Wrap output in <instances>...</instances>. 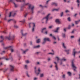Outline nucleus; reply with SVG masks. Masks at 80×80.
Returning <instances> with one entry per match:
<instances>
[{
	"label": "nucleus",
	"instance_id": "nucleus-1",
	"mask_svg": "<svg viewBox=\"0 0 80 80\" xmlns=\"http://www.w3.org/2000/svg\"><path fill=\"white\" fill-rule=\"evenodd\" d=\"M27 5L29 6V9H31L32 13H33V12H34L33 11V9H34V6L31 5L30 4L25 3L23 4V7H24V6H26V5Z\"/></svg>",
	"mask_w": 80,
	"mask_h": 80
},
{
	"label": "nucleus",
	"instance_id": "nucleus-2",
	"mask_svg": "<svg viewBox=\"0 0 80 80\" xmlns=\"http://www.w3.org/2000/svg\"><path fill=\"white\" fill-rule=\"evenodd\" d=\"M29 26L30 27H32V32H34V30H35V25L34 23H29Z\"/></svg>",
	"mask_w": 80,
	"mask_h": 80
},
{
	"label": "nucleus",
	"instance_id": "nucleus-3",
	"mask_svg": "<svg viewBox=\"0 0 80 80\" xmlns=\"http://www.w3.org/2000/svg\"><path fill=\"white\" fill-rule=\"evenodd\" d=\"M50 14H48L47 16L42 19V20H46V23H47L48 20V17L50 16Z\"/></svg>",
	"mask_w": 80,
	"mask_h": 80
},
{
	"label": "nucleus",
	"instance_id": "nucleus-4",
	"mask_svg": "<svg viewBox=\"0 0 80 80\" xmlns=\"http://www.w3.org/2000/svg\"><path fill=\"white\" fill-rule=\"evenodd\" d=\"M72 67L74 71V72H77V67L75 65V64H74L73 61H72Z\"/></svg>",
	"mask_w": 80,
	"mask_h": 80
},
{
	"label": "nucleus",
	"instance_id": "nucleus-5",
	"mask_svg": "<svg viewBox=\"0 0 80 80\" xmlns=\"http://www.w3.org/2000/svg\"><path fill=\"white\" fill-rule=\"evenodd\" d=\"M35 72L36 73V75H38L40 73V68H38V70H36V69H37V67H35Z\"/></svg>",
	"mask_w": 80,
	"mask_h": 80
},
{
	"label": "nucleus",
	"instance_id": "nucleus-6",
	"mask_svg": "<svg viewBox=\"0 0 80 80\" xmlns=\"http://www.w3.org/2000/svg\"><path fill=\"white\" fill-rule=\"evenodd\" d=\"M44 41L42 42V44H44L45 43H46V41H48V42H50V39L49 38H45L44 39Z\"/></svg>",
	"mask_w": 80,
	"mask_h": 80
},
{
	"label": "nucleus",
	"instance_id": "nucleus-7",
	"mask_svg": "<svg viewBox=\"0 0 80 80\" xmlns=\"http://www.w3.org/2000/svg\"><path fill=\"white\" fill-rule=\"evenodd\" d=\"M6 49H7L8 50H11V52H13V49H12L13 46H10L9 47L5 48Z\"/></svg>",
	"mask_w": 80,
	"mask_h": 80
},
{
	"label": "nucleus",
	"instance_id": "nucleus-8",
	"mask_svg": "<svg viewBox=\"0 0 80 80\" xmlns=\"http://www.w3.org/2000/svg\"><path fill=\"white\" fill-rule=\"evenodd\" d=\"M78 52L75 51V49H73L72 52V55H73L74 57H75V54L77 53Z\"/></svg>",
	"mask_w": 80,
	"mask_h": 80
},
{
	"label": "nucleus",
	"instance_id": "nucleus-9",
	"mask_svg": "<svg viewBox=\"0 0 80 80\" xmlns=\"http://www.w3.org/2000/svg\"><path fill=\"white\" fill-rule=\"evenodd\" d=\"M54 63L56 65H55L56 70H58V65H57V63L55 62H54Z\"/></svg>",
	"mask_w": 80,
	"mask_h": 80
},
{
	"label": "nucleus",
	"instance_id": "nucleus-10",
	"mask_svg": "<svg viewBox=\"0 0 80 80\" xmlns=\"http://www.w3.org/2000/svg\"><path fill=\"white\" fill-rule=\"evenodd\" d=\"M10 68L11 71H13L14 70L13 69H14V67H13V66L12 65H10Z\"/></svg>",
	"mask_w": 80,
	"mask_h": 80
},
{
	"label": "nucleus",
	"instance_id": "nucleus-11",
	"mask_svg": "<svg viewBox=\"0 0 80 80\" xmlns=\"http://www.w3.org/2000/svg\"><path fill=\"white\" fill-rule=\"evenodd\" d=\"M55 22L56 23H58V24L60 23V20L58 19H57L56 20Z\"/></svg>",
	"mask_w": 80,
	"mask_h": 80
},
{
	"label": "nucleus",
	"instance_id": "nucleus-12",
	"mask_svg": "<svg viewBox=\"0 0 80 80\" xmlns=\"http://www.w3.org/2000/svg\"><path fill=\"white\" fill-rule=\"evenodd\" d=\"M64 51L66 52L68 54H69V52H70V50H67V49H65L64 50Z\"/></svg>",
	"mask_w": 80,
	"mask_h": 80
},
{
	"label": "nucleus",
	"instance_id": "nucleus-13",
	"mask_svg": "<svg viewBox=\"0 0 80 80\" xmlns=\"http://www.w3.org/2000/svg\"><path fill=\"white\" fill-rule=\"evenodd\" d=\"M52 5H55V6H57L58 4L55 2H53L52 3Z\"/></svg>",
	"mask_w": 80,
	"mask_h": 80
},
{
	"label": "nucleus",
	"instance_id": "nucleus-14",
	"mask_svg": "<svg viewBox=\"0 0 80 80\" xmlns=\"http://www.w3.org/2000/svg\"><path fill=\"white\" fill-rule=\"evenodd\" d=\"M39 6L40 7H41V8H47V7H48V6H43L42 5H39Z\"/></svg>",
	"mask_w": 80,
	"mask_h": 80
},
{
	"label": "nucleus",
	"instance_id": "nucleus-15",
	"mask_svg": "<svg viewBox=\"0 0 80 80\" xmlns=\"http://www.w3.org/2000/svg\"><path fill=\"white\" fill-rule=\"evenodd\" d=\"M50 36L51 37H52V38H53V39H54V40H56V38H55V36H52V34H50Z\"/></svg>",
	"mask_w": 80,
	"mask_h": 80
},
{
	"label": "nucleus",
	"instance_id": "nucleus-16",
	"mask_svg": "<svg viewBox=\"0 0 80 80\" xmlns=\"http://www.w3.org/2000/svg\"><path fill=\"white\" fill-rule=\"evenodd\" d=\"M6 39H8L9 40H11V38L10 36L6 37Z\"/></svg>",
	"mask_w": 80,
	"mask_h": 80
},
{
	"label": "nucleus",
	"instance_id": "nucleus-17",
	"mask_svg": "<svg viewBox=\"0 0 80 80\" xmlns=\"http://www.w3.org/2000/svg\"><path fill=\"white\" fill-rule=\"evenodd\" d=\"M16 2H25V0H16Z\"/></svg>",
	"mask_w": 80,
	"mask_h": 80
},
{
	"label": "nucleus",
	"instance_id": "nucleus-18",
	"mask_svg": "<svg viewBox=\"0 0 80 80\" xmlns=\"http://www.w3.org/2000/svg\"><path fill=\"white\" fill-rule=\"evenodd\" d=\"M45 30H46V28H44L42 29L41 32L42 33H44V32H45Z\"/></svg>",
	"mask_w": 80,
	"mask_h": 80
},
{
	"label": "nucleus",
	"instance_id": "nucleus-19",
	"mask_svg": "<svg viewBox=\"0 0 80 80\" xmlns=\"http://www.w3.org/2000/svg\"><path fill=\"white\" fill-rule=\"evenodd\" d=\"M55 59H57L58 62V61L60 60V58L58 57H57L55 58Z\"/></svg>",
	"mask_w": 80,
	"mask_h": 80
},
{
	"label": "nucleus",
	"instance_id": "nucleus-20",
	"mask_svg": "<svg viewBox=\"0 0 80 80\" xmlns=\"http://www.w3.org/2000/svg\"><path fill=\"white\" fill-rule=\"evenodd\" d=\"M59 29H60V28H56V30L54 31L55 32H58V30H59Z\"/></svg>",
	"mask_w": 80,
	"mask_h": 80
},
{
	"label": "nucleus",
	"instance_id": "nucleus-21",
	"mask_svg": "<svg viewBox=\"0 0 80 80\" xmlns=\"http://www.w3.org/2000/svg\"><path fill=\"white\" fill-rule=\"evenodd\" d=\"M62 45L63 48H65V49H66V48H66V47L65 45V44H64V43H62Z\"/></svg>",
	"mask_w": 80,
	"mask_h": 80
},
{
	"label": "nucleus",
	"instance_id": "nucleus-22",
	"mask_svg": "<svg viewBox=\"0 0 80 80\" xmlns=\"http://www.w3.org/2000/svg\"><path fill=\"white\" fill-rule=\"evenodd\" d=\"M59 10V8L58 9H54L52 10V11H58Z\"/></svg>",
	"mask_w": 80,
	"mask_h": 80
},
{
	"label": "nucleus",
	"instance_id": "nucleus-23",
	"mask_svg": "<svg viewBox=\"0 0 80 80\" xmlns=\"http://www.w3.org/2000/svg\"><path fill=\"white\" fill-rule=\"evenodd\" d=\"M40 39H39L36 40V42H37L38 43H40Z\"/></svg>",
	"mask_w": 80,
	"mask_h": 80
},
{
	"label": "nucleus",
	"instance_id": "nucleus-24",
	"mask_svg": "<svg viewBox=\"0 0 80 80\" xmlns=\"http://www.w3.org/2000/svg\"><path fill=\"white\" fill-rule=\"evenodd\" d=\"M80 22V20H79L78 21H75V23L76 24H78V23H79V22Z\"/></svg>",
	"mask_w": 80,
	"mask_h": 80
},
{
	"label": "nucleus",
	"instance_id": "nucleus-25",
	"mask_svg": "<svg viewBox=\"0 0 80 80\" xmlns=\"http://www.w3.org/2000/svg\"><path fill=\"white\" fill-rule=\"evenodd\" d=\"M13 13H14L12 12H10L9 14V17H11V15H12V14H13Z\"/></svg>",
	"mask_w": 80,
	"mask_h": 80
},
{
	"label": "nucleus",
	"instance_id": "nucleus-26",
	"mask_svg": "<svg viewBox=\"0 0 80 80\" xmlns=\"http://www.w3.org/2000/svg\"><path fill=\"white\" fill-rule=\"evenodd\" d=\"M68 74L69 76H71V75H72V73L70 72H68Z\"/></svg>",
	"mask_w": 80,
	"mask_h": 80
},
{
	"label": "nucleus",
	"instance_id": "nucleus-27",
	"mask_svg": "<svg viewBox=\"0 0 80 80\" xmlns=\"http://www.w3.org/2000/svg\"><path fill=\"white\" fill-rule=\"evenodd\" d=\"M66 59H65V58H63L61 60V62H63V61H66Z\"/></svg>",
	"mask_w": 80,
	"mask_h": 80
},
{
	"label": "nucleus",
	"instance_id": "nucleus-28",
	"mask_svg": "<svg viewBox=\"0 0 80 80\" xmlns=\"http://www.w3.org/2000/svg\"><path fill=\"white\" fill-rule=\"evenodd\" d=\"M43 76H44V74H43L42 73L40 74V77H43Z\"/></svg>",
	"mask_w": 80,
	"mask_h": 80
},
{
	"label": "nucleus",
	"instance_id": "nucleus-29",
	"mask_svg": "<svg viewBox=\"0 0 80 80\" xmlns=\"http://www.w3.org/2000/svg\"><path fill=\"white\" fill-rule=\"evenodd\" d=\"M53 52V53H48V54H51V55H54V51H53V50H52V51Z\"/></svg>",
	"mask_w": 80,
	"mask_h": 80
},
{
	"label": "nucleus",
	"instance_id": "nucleus-30",
	"mask_svg": "<svg viewBox=\"0 0 80 80\" xmlns=\"http://www.w3.org/2000/svg\"><path fill=\"white\" fill-rule=\"evenodd\" d=\"M39 47H40V45H38L36 47H34V48H39Z\"/></svg>",
	"mask_w": 80,
	"mask_h": 80
},
{
	"label": "nucleus",
	"instance_id": "nucleus-31",
	"mask_svg": "<svg viewBox=\"0 0 80 80\" xmlns=\"http://www.w3.org/2000/svg\"><path fill=\"white\" fill-rule=\"evenodd\" d=\"M13 3L14 5V6L15 7H18V5H17L15 4V3L13 2Z\"/></svg>",
	"mask_w": 80,
	"mask_h": 80
},
{
	"label": "nucleus",
	"instance_id": "nucleus-32",
	"mask_svg": "<svg viewBox=\"0 0 80 80\" xmlns=\"http://www.w3.org/2000/svg\"><path fill=\"white\" fill-rule=\"evenodd\" d=\"M62 37H63V38H64L65 36V34L64 33H62Z\"/></svg>",
	"mask_w": 80,
	"mask_h": 80
},
{
	"label": "nucleus",
	"instance_id": "nucleus-33",
	"mask_svg": "<svg viewBox=\"0 0 80 80\" xmlns=\"http://www.w3.org/2000/svg\"><path fill=\"white\" fill-rule=\"evenodd\" d=\"M27 15H28V13H26L24 15V17H27Z\"/></svg>",
	"mask_w": 80,
	"mask_h": 80
},
{
	"label": "nucleus",
	"instance_id": "nucleus-34",
	"mask_svg": "<svg viewBox=\"0 0 80 80\" xmlns=\"http://www.w3.org/2000/svg\"><path fill=\"white\" fill-rule=\"evenodd\" d=\"M53 26H51L49 27V28H53Z\"/></svg>",
	"mask_w": 80,
	"mask_h": 80
},
{
	"label": "nucleus",
	"instance_id": "nucleus-35",
	"mask_svg": "<svg viewBox=\"0 0 80 80\" xmlns=\"http://www.w3.org/2000/svg\"><path fill=\"white\" fill-rule=\"evenodd\" d=\"M77 3H80V0H77Z\"/></svg>",
	"mask_w": 80,
	"mask_h": 80
},
{
	"label": "nucleus",
	"instance_id": "nucleus-36",
	"mask_svg": "<svg viewBox=\"0 0 80 80\" xmlns=\"http://www.w3.org/2000/svg\"><path fill=\"white\" fill-rule=\"evenodd\" d=\"M21 22H22V23H24L25 22V20H23V21H21Z\"/></svg>",
	"mask_w": 80,
	"mask_h": 80
},
{
	"label": "nucleus",
	"instance_id": "nucleus-37",
	"mask_svg": "<svg viewBox=\"0 0 80 80\" xmlns=\"http://www.w3.org/2000/svg\"><path fill=\"white\" fill-rule=\"evenodd\" d=\"M63 12H62V13L61 14V16L62 17L63 16Z\"/></svg>",
	"mask_w": 80,
	"mask_h": 80
},
{
	"label": "nucleus",
	"instance_id": "nucleus-38",
	"mask_svg": "<svg viewBox=\"0 0 80 80\" xmlns=\"http://www.w3.org/2000/svg\"><path fill=\"white\" fill-rule=\"evenodd\" d=\"M26 62L27 63H29V61L28 60L26 61Z\"/></svg>",
	"mask_w": 80,
	"mask_h": 80
},
{
	"label": "nucleus",
	"instance_id": "nucleus-39",
	"mask_svg": "<svg viewBox=\"0 0 80 80\" xmlns=\"http://www.w3.org/2000/svg\"><path fill=\"white\" fill-rule=\"evenodd\" d=\"M12 20V19H10L8 21V22H10Z\"/></svg>",
	"mask_w": 80,
	"mask_h": 80
},
{
	"label": "nucleus",
	"instance_id": "nucleus-40",
	"mask_svg": "<svg viewBox=\"0 0 80 80\" xmlns=\"http://www.w3.org/2000/svg\"><path fill=\"white\" fill-rule=\"evenodd\" d=\"M68 21H71V19H70V18H68Z\"/></svg>",
	"mask_w": 80,
	"mask_h": 80
},
{
	"label": "nucleus",
	"instance_id": "nucleus-41",
	"mask_svg": "<svg viewBox=\"0 0 80 80\" xmlns=\"http://www.w3.org/2000/svg\"><path fill=\"white\" fill-rule=\"evenodd\" d=\"M1 38L2 39V40H3L4 39H3V37L2 36H1Z\"/></svg>",
	"mask_w": 80,
	"mask_h": 80
},
{
	"label": "nucleus",
	"instance_id": "nucleus-42",
	"mask_svg": "<svg viewBox=\"0 0 80 80\" xmlns=\"http://www.w3.org/2000/svg\"><path fill=\"white\" fill-rule=\"evenodd\" d=\"M22 35L23 36H25V35H27V33H25V34H23V33H22Z\"/></svg>",
	"mask_w": 80,
	"mask_h": 80
},
{
	"label": "nucleus",
	"instance_id": "nucleus-43",
	"mask_svg": "<svg viewBox=\"0 0 80 80\" xmlns=\"http://www.w3.org/2000/svg\"><path fill=\"white\" fill-rule=\"evenodd\" d=\"M71 38H74V36H71Z\"/></svg>",
	"mask_w": 80,
	"mask_h": 80
},
{
	"label": "nucleus",
	"instance_id": "nucleus-44",
	"mask_svg": "<svg viewBox=\"0 0 80 80\" xmlns=\"http://www.w3.org/2000/svg\"><path fill=\"white\" fill-rule=\"evenodd\" d=\"M49 0H48L46 2V4H48V2H49Z\"/></svg>",
	"mask_w": 80,
	"mask_h": 80
},
{
	"label": "nucleus",
	"instance_id": "nucleus-45",
	"mask_svg": "<svg viewBox=\"0 0 80 80\" xmlns=\"http://www.w3.org/2000/svg\"><path fill=\"white\" fill-rule=\"evenodd\" d=\"M65 12H66V13H67V12H69V11L68 10H66L65 11Z\"/></svg>",
	"mask_w": 80,
	"mask_h": 80
},
{
	"label": "nucleus",
	"instance_id": "nucleus-46",
	"mask_svg": "<svg viewBox=\"0 0 80 80\" xmlns=\"http://www.w3.org/2000/svg\"><path fill=\"white\" fill-rule=\"evenodd\" d=\"M34 80H37V78H34Z\"/></svg>",
	"mask_w": 80,
	"mask_h": 80
},
{
	"label": "nucleus",
	"instance_id": "nucleus-47",
	"mask_svg": "<svg viewBox=\"0 0 80 80\" xmlns=\"http://www.w3.org/2000/svg\"><path fill=\"white\" fill-rule=\"evenodd\" d=\"M2 33H6V32H5V31H2Z\"/></svg>",
	"mask_w": 80,
	"mask_h": 80
},
{
	"label": "nucleus",
	"instance_id": "nucleus-48",
	"mask_svg": "<svg viewBox=\"0 0 80 80\" xmlns=\"http://www.w3.org/2000/svg\"><path fill=\"white\" fill-rule=\"evenodd\" d=\"M15 15H16V13H14V14L12 15L13 17H14Z\"/></svg>",
	"mask_w": 80,
	"mask_h": 80
},
{
	"label": "nucleus",
	"instance_id": "nucleus-49",
	"mask_svg": "<svg viewBox=\"0 0 80 80\" xmlns=\"http://www.w3.org/2000/svg\"><path fill=\"white\" fill-rule=\"evenodd\" d=\"M65 75H63L62 76V77L63 78H65Z\"/></svg>",
	"mask_w": 80,
	"mask_h": 80
},
{
	"label": "nucleus",
	"instance_id": "nucleus-50",
	"mask_svg": "<svg viewBox=\"0 0 80 80\" xmlns=\"http://www.w3.org/2000/svg\"><path fill=\"white\" fill-rule=\"evenodd\" d=\"M37 65H40V62H37Z\"/></svg>",
	"mask_w": 80,
	"mask_h": 80
},
{
	"label": "nucleus",
	"instance_id": "nucleus-51",
	"mask_svg": "<svg viewBox=\"0 0 80 80\" xmlns=\"http://www.w3.org/2000/svg\"><path fill=\"white\" fill-rule=\"evenodd\" d=\"M2 65V62H1L0 64V66H1V65Z\"/></svg>",
	"mask_w": 80,
	"mask_h": 80
},
{
	"label": "nucleus",
	"instance_id": "nucleus-52",
	"mask_svg": "<svg viewBox=\"0 0 80 80\" xmlns=\"http://www.w3.org/2000/svg\"><path fill=\"white\" fill-rule=\"evenodd\" d=\"M25 68H27V65H25Z\"/></svg>",
	"mask_w": 80,
	"mask_h": 80
},
{
	"label": "nucleus",
	"instance_id": "nucleus-53",
	"mask_svg": "<svg viewBox=\"0 0 80 80\" xmlns=\"http://www.w3.org/2000/svg\"><path fill=\"white\" fill-rule=\"evenodd\" d=\"M76 15H77V14H75V15H74V17H76Z\"/></svg>",
	"mask_w": 80,
	"mask_h": 80
},
{
	"label": "nucleus",
	"instance_id": "nucleus-54",
	"mask_svg": "<svg viewBox=\"0 0 80 80\" xmlns=\"http://www.w3.org/2000/svg\"><path fill=\"white\" fill-rule=\"evenodd\" d=\"M5 60H9V59L5 58Z\"/></svg>",
	"mask_w": 80,
	"mask_h": 80
},
{
	"label": "nucleus",
	"instance_id": "nucleus-55",
	"mask_svg": "<svg viewBox=\"0 0 80 80\" xmlns=\"http://www.w3.org/2000/svg\"><path fill=\"white\" fill-rule=\"evenodd\" d=\"M64 2H67V0H63Z\"/></svg>",
	"mask_w": 80,
	"mask_h": 80
},
{
	"label": "nucleus",
	"instance_id": "nucleus-56",
	"mask_svg": "<svg viewBox=\"0 0 80 80\" xmlns=\"http://www.w3.org/2000/svg\"><path fill=\"white\" fill-rule=\"evenodd\" d=\"M27 52V51H23V53H25V52Z\"/></svg>",
	"mask_w": 80,
	"mask_h": 80
},
{
	"label": "nucleus",
	"instance_id": "nucleus-57",
	"mask_svg": "<svg viewBox=\"0 0 80 80\" xmlns=\"http://www.w3.org/2000/svg\"><path fill=\"white\" fill-rule=\"evenodd\" d=\"M30 44L32 45V42H30Z\"/></svg>",
	"mask_w": 80,
	"mask_h": 80
},
{
	"label": "nucleus",
	"instance_id": "nucleus-58",
	"mask_svg": "<svg viewBox=\"0 0 80 80\" xmlns=\"http://www.w3.org/2000/svg\"><path fill=\"white\" fill-rule=\"evenodd\" d=\"M78 7H79V6L80 5V3H78Z\"/></svg>",
	"mask_w": 80,
	"mask_h": 80
},
{
	"label": "nucleus",
	"instance_id": "nucleus-59",
	"mask_svg": "<svg viewBox=\"0 0 80 80\" xmlns=\"http://www.w3.org/2000/svg\"><path fill=\"white\" fill-rule=\"evenodd\" d=\"M64 32H66V29L65 28L64 29Z\"/></svg>",
	"mask_w": 80,
	"mask_h": 80
},
{
	"label": "nucleus",
	"instance_id": "nucleus-60",
	"mask_svg": "<svg viewBox=\"0 0 80 80\" xmlns=\"http://www.w3.org/2000/svg\"><path fill=\"white\" fill-rule=\"evenodd\" d=\"M48 61H50V58H49L48 59Z\"/></svg>",
	"mask_w": 80,
	"mask_h": 80
},
{
	"label": "nucleus",
	"instance_id": "nucleus-61",
	"mask_svg": "<svg viewBox=\"0 0 80 80\" xmlns=\"http://www.w3.org/2000/svg\"><path fill=\"white\" fill-rule=\"evenodd\" d=\"M70 26L68 27V29H70Z\"/></svg>",
	"mask_w": 80,
	"mask_h": 80
},
{
	"label": "nucleus",
	"instance_id": "nucleus-62",
	"mask_svg": "<svg viewBox=\"0 0 80 80\" xmlns=\"http://www.w3.org/2000/svg\"><path fill=\"white\" fill-rule=\"evenodd\" d=\"M57 43V42H53L54 44H55V43Z\"/></svg>",
	"mask_w": 80,
	"mask_h": 80
},
{
	"label": "nucleus",
	"instance_id": "nucleus-63",
	"mask_svg": "<svg viewBox=\"0 0 80 80\" xmlns=\"http://www.w3.org/2000/svg\"><path fill=\"white\" fill-rule=\"evenodd\" d=\"M27 75L28 77H29V75H28V74H27Z\"/></svg>",
	"mask_w": 80,
	"mask_h": 80
},
{
	"label": "nucleus",
	"instance_id": "nucleus-64",
	"mask_svg": "<svg viewBox=\"0 0 80 80\" xmlns=\"http://www.w3.org/2000/svg\"><path fill=\"white\" fill-rule=\"evenodd\" d=\"M45 33L46 34H47V31H46Z\"/></svg>",
	"mask_w": 80,
	"mask_h": 80
}]
</instances>
